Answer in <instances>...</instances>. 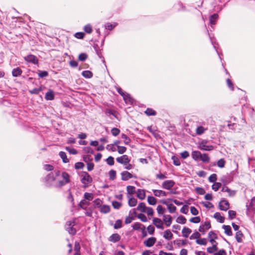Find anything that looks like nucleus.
Masks as SVG:
<instances>
[{
    "label": "nucleus",
    "mask_w": 255,
    "mask_h": 255,
    "mask_svg": "<svg viewBox=\"0 0 255 255\" xmlns=\"http://www.w3.org/2000/svg\"><path fill=\"white\" fill-rule=\"evenodd\" d=\"M76 224L75 220L70 221L67 222L65 228L66 230L68 232V233L72 235H74L76 233V230L75 228H73Z\"/></svg>",
    "instance_id": "obj_1"
},
{
    "label": "nucleus",
    "mask_w": 255,
    "mask_h": 255,
    "mask_svg": "<svg viewBox=\"0 0 255 255\" xmlns=\"http://www.w3.org/2000/svg\"><path fill=\"white\" fill-rule=\"evenodd\" d=\"M81 182L85 185L90 183L92 181V177L87 172H83L81 175Z\"/></svg>",
    "instance_id": "obj_2"
},
{
    "label": "nucleus",
    "mask_w": 255,
    "mask_h": 255,
    "mask_svg": "<svg viewBox=\"0 0 255 255\" xmlns=\"http://www.w3.org/2000/svg\"><path fill=\"white\" fill-rule=\"evenodd\" d=\"M175 185V182L171 180H165L162 184V187L165 189L170 190Z\"/></svg>",
    "instance_id": "obj_3"
},
{
    "label": "nucleus",
    "mask_w": 255,
    "mask_h": 255,
    "mask_svg": "<svg viewBox=\"0 0 255 255\" xmlns=\"http://www.w3.org/2000/svg\"><path fill=\"white\" fill-rule=\"evenodd\" d=\"M116 160L118 162L121 164L126 165L129 162L130 159L127 155L125 154L121 157L117 158Z\"/></svg>",
    "instance_id": "obj_4"
},
{
    "label": "nucleus",
    "mask_w": 255,
    "mask_h": 255,
    "mask_svg": "<svg viewBox=\"0 0 255 255\" xmlns=\"http://www.w3.org/2000/svg\"><path fill=\"white\" fill-rule=\"evenodd\" d=\"M219 206L221 210L227 211L230 208V204L228 201L222 200L219 204Z\"/></svg>",
    "instance_id": "obj_5"
},
{
    "label": "nucleus",
    "mask_w": 255,
    "mask_h": 255,
    "mask_svg": "<svg viewBox=\"0 0 255 255\" xmlns=\"http://www.w3.org/2000/svg\"><path fill=\"white\" fill-rule=\"evenodd\" d=\"M211 224L210 222L209 221L205 222V223L200 226L199 228V231L201 233H202L203 234H204L205 233V232L206 230H208L210 228H211Z\"/></svg>",
    "instance_id": "obj_6"
},
{
    "label": "nucleus",
    "mask_w": 255,
    "mask_h": 255,
    "mask_svg": "<svg viewBox=\"0 0 255 255\" xmlns=\"http://www.w3.org/2000/svg\"><path fill=\"white\" fill-rule=\"evenodd\" d=\"M24 59L28 62H31L34 64L38 63L37 58L33 55H29L24 57Z\"/></svg>",
    "instance_id": "obj_7"
},
{
    "label": "nucleus",
    "mask_w": 255,
    "mask_h": 255,
    "mask_svg": "<svg viewBox=\"0 0 255 255\" xmlns=\"http://www.w3.org/2000/svg\"><path fill=\"white\" fill-rule=\"evenodd\" d=\"M156 239L154 237H150L144 242V245L147 247H151L155 243Z\"/></svg>",
    "instance_id": "obj_8"
},
{
    "label": "nucleus",
    "mask_w": 255,
    "mask_h": 255,
    "mask_svg": "<svg viewBox=\"0 0 255 255\" xmlns=\"http://www.w3.org/2000/svg\"><path fill=\"white\" fill-rule=\"evenodd\" d=\"M122 180L123 181H127L132 178V175L127 171H124L121 173Z\"/></svg>",
    "instance_id": "obj_9"
},
{
    "label": "nucleus",
    "mask_w": 255,
    "mask_h": 255,
    "mask_svg": "<svg viewBox=\"0 0 255 255\" xmlns=\"http://www.w3.org/2000/svg\"><path fill=\"white\" fill-rule=\"evenodd\" d=\"M153 223L157 228L163 229V224L161 219L155 218L153 219Z\"/></svg>",
    "instance_id": "obj_10"
},
{
    "label": "nucleus",
    "mask_w": 255,
    "mask_h": 255,
    "mask_svg": "<svg viewBox=\"0 0 255 255\" xmlns=\"http://www.w3.org/2000/svg\"><path fill=\"white\" fill-rule=\"evenodd\" d=\"M154 195L156 197H160L161 196H166L167 195L166 192L161 190L153 189Z\"/></svg>",
    "instance_id": "obj_11"
},
{
    "label": "nucleus",
    "mask_w": 255,
    "mask_h": 255,
    "mask_svg": "<svg viewBox=\"0 0 255 255\" xmlns=\"http://www.w3.org/2000/svg\"><path fill=\"white\" fill-rule=\"evenodd\" d=\"M121 239V237L118 234H114L109 237V241L116 243L119 241Z\"/></svg>",
    "instance_id": "obj_12"
},
{
    "label": "nucleus",
    "mask_w": 255,
    "mask_h": 255,
    "mask_svg": "<svg viewBox=\"0 0 255 255\" xmlns=\"http://www.w3.org/2000/svg\"><path fill=\"white\" fill-rule=\"evenodd\" d=\"M222 191L224 192H227L230 197H233L236 194L235 191L231 190L227 186H224L222 189Z\"/></svg>",
    "instance_id": "obj_13"
},
{
    "label": "nucleus",
    "mask_w": 255,
    "mask_h": 255,
    "mask_svg": "<svg viewBox=\"0 0 255 255\" xmlns=\"http://www.w3.org/2000/svg\"><path fill=\"white\" fill-rule=\"evenodd\" d=\"M62 176L65 181H60V183L61 185H64L65 184L68 183L70 182L69 175L67 173L63 172L62 174Z\"/></svg>",
    "instance_id": "obj_14"
},
{
    "label": "nucleus",
    "mask_w": 255,
    "mask_h": 255,
    "mask_svg": "<svg viewBox=\"0 0 255 255\" xmlns=\"http://www.w3.org/2000/svg\"><path fill=\"white\" fill-rule=\"evenodd\" d=\"M163 221L165 222V225L167 227H169L170 226L172 223V218L171 216L168 215H164L163 217Z\"/></svg>",
    "instance_id": "obj_15"
},
{
    "label": "nucleus",
    "mask_w": 255,
    "mask_h": 255,
    "mask_svg": "<svg viewBox=\"0 0 255 255\" xmlns=\"http://www.w3.org/2000/svg\"><path fill=\"white\" fill-rule=\"evenodd\" d=\"M136 196L140 200H143L145 197V192L143 189H138L136 191Z\"/></svg>",
    "instance_id": "obj_16"
},
{
    "label": "nucleus",
    "mask_w": 255,
    "mask_h": 255,
    "mask_svg": "<svg viewBox=\"0 0 255 255\" xmlns=\"http://www.w3.org/2000/svg\"><path fill=\"white\" fill-rule=\"evenodd\" d=\"M45 98L46 100H53L54 99V94L53 92L49 90L46 94Z\"/></svg>",
    "instance_id": "obj_17"
},
{
    "label": "nucleus",
    "mask_w": 255,
    "mask_h": 255,
    "mask_svg": "<svg viewBox=\"0 0 255 255\" xmlns=\"http://www.w3.org/2000/svg\"><path fill=\"white\" fill-rule=\"evenodd\" d=\"M162 203L167 205L168 209L170 213H173L176 211V207L173 204H168L166 201H163Z\"/></svg>",
    "instance_id": "obj_18"
},
{
    "label": "nucleus",
    "mask_w": 255,
    "mask_h": 255,
    "mask_svg": "<svg viewBox=\"0 0 255 255\" xmlns=\"http://www.w3.org/2000/svg\"><path fill=\"white\" fill-rule=\"evenodd\" d=\"M22 70L20 68L17 67L14 68L12 71V75L13 77H17L20 76L22 74Z\"/></svg>",
    "instance_id": "obj_19"
},
{
    "label": "nucleus",
    "mask_w": 255,
    "mask_h": 255,
    "mask_svg": "<svg viewBox=\"0 0 255 255\" xmlns=\"http://www.w3.org/2000/svg\"><path fill=\"white\" fill-rule=\"evenodd\" d=\"M191 232L192 230L187 227H184L182 230V236L185 238H187Z\"/></svg>",
    "instance_id": "obj_20"
},
{
    "label": "nucleus",
    "mask_w": 255,
    "mask_h": 255,
    "mask_svg": "<svg viewBox=\"0 0 255 255\" xmlns=\"http://www.w3.org/2000/svg\"><path fill=\"white\" fill-rule=\"evenodd\" d=\"M214 217L221 223L224 222L225 218L222 216L221 214L219 212L215 213L214 215Z\"/></svg>",
    "instance_id": "obj_21"
},
{
    "label": "nucleus",
    "mask_w": 255,
    "mask_h": 255,
    "mask_svg": "<svg viewBox=\"0 0 255 255\" xmlns=\"http://www.w3.org/2000/svg\"><path fill=\"white\" fill-rule=\"evenodd\" d=\"M163 237L167 240H170L173 238V235L169 230H167L164 232Z\"/></svg>",
    "instance_id": "obj_22"
},
{
    "label": "nucleus",
    "mask_w": 255,
    "mask_h": 255,
    "mask_svg": "<svg viewBox=\"0 0 255 255\" xmlns=\"http://www.w3.org/2000/svg\"><path fill=\"white\" fill-rule=\"evenodd\" d=\"M223 228L224 229L225 231V233L226 235L228 236H232V232L231 231V228L230 226L228 225H223Z\"/></svg>",
    "instance_id": "obj_23"
},
{
    "label": "nucleus",
    "mask_w": 255,
    "mask_h": 255,
    "mask_svg": "<svg viewBox=\"0 0 255 255\" xmlns=\"http://www.w3.org/2000/svg\"><path fill=\"white\" fill-rule=\"evenodd\" d=\"M174 244L176 245L178 247H180L182 246H185L187 244L186 240H176L174 241Z\"/></svg>",
    "instance_id": "obj_24"
},
{
    "label": "nucleus",
    "mask_w": 255,
    "mask_h": 255,
    "mask_svg": "<svg viewBox=\"0 0 255 255\" xmlns=\"http://www.w3.org/2000/svg\"><path fill=\"white\" fill-rule=\"evenodd\" d=\"M147 208V207L145 206V204L144 203H140L137 207V208L136 209L138 211H140L141 212H144V211L146 210V208Z\"/></svg>",
    "instance_id": "obj_25"
},
{
    "label": "nucleus",
    "mask_w": 255,
    "mask_h": 255,
    "mask_svg": "<svg viewBox=\"0 0 255 255\" xmlns=\"http://www.w3.org/2000/svg\"><path fill=\"white\" fill-rule=\"evenodd\" d=\"M243 234L241 231H239L236 233V239L238 243H241L242 242V238Z\"/></svg>",
    "instance_id": "obj_26"
},
{
    "label": "nucleus",
    "mask_w": 255,
    "mask_h": 255,
    "mask_svg": "<svg viewBox=\"0 0 255 255\" xmlns=\"http://www.w3.org/2000/svg\"><path fill=\"white\" fill-rule=\"evenodd\" d=\"M137 203V200L134 198H129L128 204L130 207H134L135 206Z\"/></svg>",
    "instance_id": "obj_27"
},
{
    "label": "nucleus",
    "mask_w": 255,
    "mask_h": 255,
    "mask_svg": "<svg viewBox=\"0 0 255 255\" xmlns=\"http://www.w3.org/2000/svg\"><path fill=\"white\" fill-rule=\"evenodd\" d=\"M207 128H204L203 127L200 126L198 127L196 129V132L198 135H201L203 134L206 130Z\"/></svg>",
    "instance_id": "obj_28"
},
{
    "label": "nucleus",
    "mask_w": 255,
    "mask_h": 255,
    "mask_svg": "<svg viewBox=\"0 0 255 255\" xmlns=\"http://www.w3.org/2000/svg\"><path fill=\"white\" fill-rule=\"evenodd\" d=\"M200 152L199 151H193L192 152V157L193 159H194L195 160H199V156H200Z\"/></svg>",
    "instance_id": "obj_29"
},
{
    "label": "nucleus",
    "mask_w": 255,
    "mask_h": 255,
    "mask_svg": "<svg viewBox=\"0 0 255 255\" xmlns=\"http://www.w3.org/2000/svg\"><path fill=\"white\" fill-rule=\"evenodd\" d=\"M59 155L61 158L62 159L63 162L67 163L69 162L68 159L67 158V156L66 153L63 151H60L59 152Z\"/></svg>",
    "instance_id": "obj_30"
},
{
    "label": "nucleus",
    "mask_w": 255,
    "mask_h": 255,
    "mask_svg": "<svg viewBox=\"0 0 255 255\" xmlns=\"http://www.w3.org/2000/svg\"><path fill=\"white\" fill-rule=\"evenodd\" d=\"M148 203L151 205H154L156 203V199L152 196H148L147 197Z\"/></svg>",
    "instance_id": "obj_31"
},
{
    "label": "nucleus",
    "mask_w": 255,
    "mask_h": 255,
    "mask_svg": "<svg viewBox=\"0 0 255 255\" xmlns=\"http://www.w3.org/2000/svg\"><path fill=\"white\" fill-rule=\"evenodd\" d=\"M135 187L128 185L127 187V190L128 193L130 195H132L135 193Z\"/></svg>",
    "instance_id": "obj_32"
},
{
    "label": "nucleus",
    "mask_w": 255,
    "mask_h": 255,
    "mask_svg": "<svg viewBox=\"0 0 255 255\" xmlns=\"http://www.w3.org/2000/svg\"><path fill=\"white\" fill-rule=\"evenodd\" d=\"M218 17V15L216 13H215L212 15L210 17V22L212 24H215L216 22V20L217 19Z\"/></svg>",
    "instance_id": "obj_33"
},
{
    "label": "nucleus",
    "mask_w": 255,
    "mask_h": 255,
    "mask_svg": "<svg viewBox=\"0 0 255 255\" xmlns=\"http://www.w3.org/2000/svg\"><path fill=\"white\" fill-rule=\"evenodd\" d=\"M145 113L147 115V116H155L156 115V112L152 110V109H150V108H147L146 111H145Z\"/></svg>",
    "instance_id": "obj_34"
},
{
    "label": "nucleus",
    "mask_w": 255,
    "mask_h": 255,
    "mask_svg": "<svg viewBox=\"0 0 255 255\" xmlns=\"http://www.w3.org/2000/svg\"><path fill=\"white\" fill-rule=\"evenodd\" d=\"M109 175L110 179L111 180H114L116 179V171L113 169L111 170L109 172Z\"/></svg>",
    "instance_id": "obj_35"
},
{
    "label": "nucleus",
    "mask_w": 255,
    "mask_h": 255,
    "mask_svg": "<svg viewBox=\"0 0 255 255\" xmlns=\"http://www.w3.org/2000/svg\"><path fill=\"white\" fill-rule=\"evenodd\" d=\"M100 211L103 213H107L110 211V207L108 205H103L100 210Z\"/></svg>",
    "instance_id": "obj_36"
},
{
    "label": "nucleus",
    "mask_w": 255,
    "mask_h": 255,
    "mask_svg": "<svg viewBox=\"0 0 255 255\" xmlns=\"http://www.w3.org/2000/svg\"><path fill=\"white\" fill-rule=\"evenodd\" d=\"M177 222L179 224H184L186 223V219L183 216H179L176 220Z\"/></svg>",
    "instance_id": "obj_37"
},
{
    "label": "nucleus",
    "mask_w": 255,
    "mask_h": 255,
    "mask_svg": "<svg viewBox=\"0 0 255 255\" xmlns=\"http://www.w3.org/2000/svg\"><path fill=\"white\" fill-rule=\"evenodd\" d=\"M143 226V225H142L141 224H140V223L136 222V223H135L132 225V228H133V230H139L140 229H142Z\"/></svg>",
    "instance_id": "obj_38"
},
{
    "label": "nucleus",
    "mask_w": 255,
    "mask_h": 255,
    "mask_svg": "<svg viewBox=\"0 0 255 255\" xmlns=\"http://www.w3.org/2000/svg\"><path fill=\"white\" fill-rule=\"evenodd\" d=\"M82 75L85 78H90L92 77L93 74L90 71H84L82 72Z\"/></svg>",
    "instance_id": "obj_39"
},
{
    "label": "nucleus",
    "mask_w": 255,
    "mask_h": 255,
    "mask_svg": "<svg viewBox=\"0 0 255 255\" xmlns=\"http://www.w3.org/2000/svg\"><path fill=\"white\" fill-rule=\"evenodd\" d=\"M210 159V157L206 153H203L202 155V157L201 159V161L205 163H208L209 162Z\"/></svg>",
    "instance_id": "obj_40"
},
{
    "label": "nucleus",
    "mask_w": 255,
    "mask_h": 255,
    "mask_svg": "<svg viewBox=\"0 0 255 255\" xmlns=\"http://www.w3.org/2000/svg\"><path fill=\"white\" fill-rule=\"evenodd\" d=\"M217 250L218 248L216 245H213L212 247H209L207 249V252L210 254H212L215 251H217Z\"/></svg>",
    "instance_id": "obj_41"
},
{
    "label": "nucleus",
    "mask_w": 255,
    "mask_h": 255,
    "mask_svg": "<svg viewBox=\"0 0 255 255\" xmlns=\"http://www.w3.org/2000/svg\"><path fill=\"white\" fill-rule=\"evenodd\" d=\"M89 203L88 201H86L85 200H82L79 206L83 209H85L86 208V206L88 205Z\"/></svg>",
    "instance_id": "obj_42"
},
{
    "label": "nucleus",
    "mask_w": 255,
    "mask_h": 255,
    "mask_svg": "<svg viewBox=\"0 0 255 255\" xmlns=\"http://www.w3.org/2000/svg\"><path fill=\"white\" fill-rule=\"evenodd\" d=\"M200 234L197 231L195 232L190 237V240L197 239L198 240L200 237Z\"/></svg>",
    "instance_id": "obj_43"
},
{
    "label": "nucleus",
    "mask_w": 255,
    "mask_h": 255,
    "mask_svg": "<svg viewBox=\"0 0 255 255\" xmlns=\"http://www.w3.org/2000/svg\"><path fill=\"white\" fill-rule=\"evenodd\" d=\"M121 137L123 139H124V143L126 144H128L130 142V138L127 136V135H126L125 134H124L123 133L121 135Z\"/></svg>",
    "instance_id": "obj_44"
},
{
    "label": "nucleus",
    "mask_w": 255,
    "mask_h": 255,
    "mask_svg": "<svg viewBox=\"0 0 255 255\" xmlns=\"http://www.w3.org/2000/svg\"><path fill=\"white\" fill-rule=\"evenodd\" d=\"M137 218L143 222H146L147 221L146 216L142 213L138 214L137 215Z\"/></svg>",
    "instance_id": "obj_45"
},
{
    "label": "nucleus",
    "mask_w": 255,
    "mask_h": 255,
    "mask_svg": "<svg viewBox=\"0 0 255 255\" xmlns=\"http://www.w3.org/2000/svg\"><path fill=\"white\" fill-rule=\"evenodd\" d=\"M200 149L203 150L209 151L213 149V146L201 144L200 145Z\"/></svg>",
    "instance_id": "obj_46"
},
{
    "label": "nucleus",
    "mask_w": 255,
    "mask_h": 255,
    "mask_svg": "<svg viewBox=\"0 0 255 255\" xmlns=\"http://www.w3.org/2000/svg\"><path fill=\"white\" fill-rule=\"evenodd\" d=\"M84 198L86 200L91 201L93 198V195L92 193L86 192L84 194Z\"/></svg>",
    "instance_id": "obj_47"
},
{
    "label": "nucleus",
    "mask_w": 255,
    "mask_h": 255,
    "mask_svg": "<svg viewBox=\"0 0 255 255\" xmlns=\"http://www.w3.org/2000/svg\"><path fill=\"white\" fill-rule=\"evenodd\" d=\"M111 133L113 136H117L120 133V130L117 128H114L111 129Z\"/></svg>",
    "instance_id": "obj_48"
},
{
    "label": "nucleus",
    "mask_w": 255,
    "mask_h": 255,
    "mask_svg": "<svg viewBox=\"0 0 255 255\" xmlns=\"http://www.w3.org/2000/svg\"><path fill=\"white\" fill-rule=\"evenodd\" d=\"M106 149L109 151H111L113 152L115 151L116 150L115 146L113 143L108 144L106 146Z\"/></svg>",
    "instance_id": "obj_49"
},
{
    "label": "nucleus",
    "mask_w": 255,
    "mask_h": 255,
    "mask_svg": "<svg viewBox=\"0 0 255 255\" xmlns=\"http://www.w3.org/2000/svg\"><path fill=\"white\" fill-rule=\"evenodd\" d=\"M197 244L200 245H206L207 244V240L206 239H198L196 241Z\"/></svg>",
    "instance_id": "obj_50"
},
{
    "label": "nucleus",
    "mask_w": 255,
    "mask_h": 255,
    "mask_svg": "<svg viewBox=\"0 0 255 255\" xmlns=\"http://www.w3.org/2000/svg\"><path fill=\"white\" fill-rule=\"evenodd\" d=\"M221 186V183L219 182H215L213 185L212 186V188L213 190H214L215 191H217L219 188Z\"/></svg>",
    "instance_id": "obj_51"
},
{
    "label": "nucleus",
    "mask_w": 255,
    "mask_h": 255,
    "mask_svg": "<svg viewBox=\"0 0 255 255\" xmlns=\"http://www.w3.org/2000/svg\"><path fill=\"white\" fill-rule=\"evenodd\" d=\"M144 213H146V214L148 216H152L154 213L153 210L151 207H147L146 208V210L144 212Z\"/></svg>",
    "instance_id": "obj_52"
},
{
    "label": "nucleus",
    "mask_w": 255,
    "mask_h": 255,
    "mask_svg": "<svg viewBox=\"0 0 255 255\" xmlns=\"http://www.w3.org/2000/svg\"><path fill=\"white\" fill-rule=\"evenodd\" d=\"M225 160L223 158H222L218 160L217 165L218 167L223 168L225 166Z\"/></svg>",
    "instance_id": "obj_53"
},
{
    "label": "nucleus",
    "mask_w": 255,
    "mask_h": 255,
    "mask_svg": "<svg viewBox=\"0 0 255 255\" xmlns=\"http://www.w3.org/2000/svg\"><path fill=\"white\" fill-rule=\"evenodd\" d=\"M122 225V221L121 220H118L116 221L114 225V228L116 229L121 228Z\"/></svg>",
    "instance_id": "obj_54"
},
{
    "label": "nucleus",
    "mask_w": 255,
    "mask_h": 255,
    "mask_svg": "<svg viewBox=\"0 0 255 255\" xmlns=\"http://www.w3.org/2000/svg\"><path fill=\"white\" fill-rule=\"evenodd\" d=\"M208 180L210 182H215L217 180V175L215 173L211 174L209 176Z\"/></svg>",
    "instance_id": "obj_55"
},
{
    "label": "nucleus",
    "mask_w": 255,
    "mask_h": 255,
    "mask_svg": "<svg viewBox=\"0 0 255 255\" xmlns=\"http://www.w3.org/2000/svg\"><path fill=\"white\" fill-rule=\"evenodd\" d=\"M229 218L230 219H233L235 218L236 212L233 210H229L228 211Z\"/></svg>",
    "instance_id": "obj_56"
},
{
    "label": "nucleus",
    "mask_w": 255,
    "mask_h": 255,
    "mask_svg": "<svg viewBox=\"0 0 255 255\" xmlns=\"http://www.w3.org/2000/svg\"><path fill=\"white\" fill-rule=\"evenodd\" d=\"M117 148H118V152L120 154H123L127 150V148L125 146H119Z\"/></svg>",
    "instance_id": "obj_57"
},
{
    "label": "nucleus",
    "mask_w": 255,
    "mask_h": 255,
    "mask_svg": "<svg viewBox=\"0 0 255 255\" xmlns=\"http://www.w3.org/2000/svg\"><path fill=\"white\" fill-rule=\"evenodd\" d=\"M196 192L200 195H203L205 193L204 189L201 187H196L195 188Z\"/></svg>",
    "instance_id": "obj_58"
},
{
    "label": "nucleus",
    "mask_w": 255,
    "mask_h": 255,
    "mask_svg": "<svg viewBox=\"0 0 255 255\" xmlns=\"http://www.w3.org/2000/svg\"><path fill=\"white\" fill-rule=\"evenodd\" d=\"M48 73L46 71H41L38 73V76L40 78H44L48 76Z\"/></svg>",
    "instance_id": "obj_59"
},
{
    "label": "nucleus",
    "mask_w": 255,
    "mask_h": 255,
    "mask_svg": "<svg viewBox=\"0 0 255 255\" xmlns=\"http://www.w3.org/2000/svg\"><path fill=\"white\" fill-rule=\"evenodd\" d=\"M107 163L109 165H113L114 164V159L112 156H109L106 160Z\"/></svg>",
    "instance_id": "obj_60"
},
{
    "label": "nucleus",
    "mask_w": 255,
    "mask_h": 255,
    "mask_svg": "<svg viewBox=\"0 0 255 255\" xmlns=\"http://www.w3.org/2000/svg\"><path fill=\"white\" fill-rule=\"evenodd\" d=\"M84 166V164L81 162H78L75 163V168L76 169H82Z\"/></svg>",
    "instance_id": "obj_61"
},
{
    "label": "nucleus",
    "mask_w": 255,
    "mask_h": 255,
    "mask_svg": "<svg viewBox=\"0 0 255 255\" xmlns=\"http://www.w3.org/2000/svg\"><path fill=\"white\" fill-rule=\"evenodd\" d=\"M84 30L88 33H91L92 32V26L90 24H87L84 27Z\"/></svg>",
    "instance_id": "obj_62"
},
{
    "label": "nucleus",
    "mask_w": 255,
    "mask_h": 255,
    "mask_svg": "<svg viewBox=\"0 0 255 255\" xmlns=\"http://www.w3.org/2000/svg\"><path fill=\"white\" fill-rule=\"evenodd\" d=\"M172 158L173 160V163L175 165L179 166L180 165V160L177 157L173 156Z\"/></svg>",
    "instance_id": "obj_63"
},
{
    "label": "nucleus",
    "mask_w": 255,
    "mask_h": 255,
    "mask_svg": "<svg viewBox=\"0 0 255 255\" xmlns=\"http://www.w3.org/2000/svg\"><path fill=\"white\" fill-rule=\"evenodd\" d=\"M78 58L80 61H84L87 58V55L86 53H81Z\"/></svg>",
    "instance_id": "obj_64"
}]
</instances>
